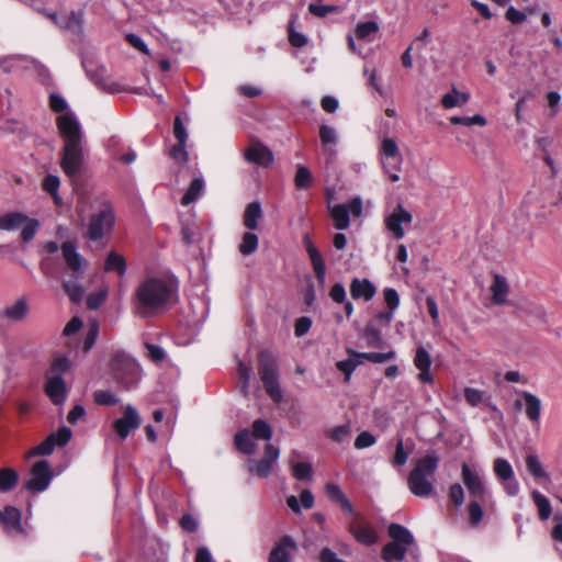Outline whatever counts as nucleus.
Returning a JSON list of instances; mask_svg holds the SVG:
<instances>
[{
    "label": "nucleus",
    "instance_id": "f257e3e1",
    "mask_svg": "<svg viewBox=\"0 0 562 562\" xmlns=\"http://www.w3.org/2000/svg\"><path fill=\"white\" fill-rule=\"evenodd\" d=\"M135 299V310L139 316H155L177 302L178 285L171 279L148 278L137 286Z\"/></svg>",
    "mask_w": 562,
    "mask_h": 562
},
{
    "label": "nucleus",
    "instance_id": "f03ea898",
    "mask_svg": "<svg viewBox=\"0 0 562 562\" xmlns=\"http://www.w3.org/2000/svg\"><path fill=\"white\" fill-rule=\"evenodd\" d=\"M61 251L68 268L71 270L69 278L63 280V289L72 303H79L85 293L80 282L83 278L86 262L70 241L61 245Z\"/></svg>",
    "mask_w": 562,
    "mask_h": 562
},
{
    "label": "nucleus",
    "instance_id": "7ed1b4c3",
    "mask_svg": "<svg viewBox=\"0 0 562 562\" xmlns=\"http://www.w3.org/2000/svg\"><path fill=\"white\" fill-rule=\"evenodd\" d=\"M439 459L435 453H429L418 460L416 467L408 475L409 491L419 497H427L431 494L434 485L431 479L438 468Z\"/></svg>",
    "mask_w": 562,
    "mask_h": 562
},
{
    "label": "nucleus",
    "instance_id": "20e7f679",
    "mask_svg": "<svg viewBox=\"0 0 562 562\" xmlns=\"http://www.w3.org/2000/svg\"><path fill=\"white\" fill-rule=\"evenodd\" d=\"M110 367L113 379L125 390L135 387L140 380L142 370L139 364L124 351L113 353Z\"/></svg>",
    "mask_w": 562,
    "mask_h": 562
},
{
    "label": "nucleus",
    "instance_id": "39448f33",
    "mask_svg": "<svg viewBox=\"0 0 562 562\" xmlns=\"http://www.w3.org/2000/svg\"><path fill=\"white\" fill-rule=\"evenodd\" d=\"M392 541L387 542L381 552L382 559L386 562L404 560L408 548L415 543L413 533L404 526L391 524L387 528Z\"/></svg>",
    "mask_w": 562,
    "mask_h": 562
},
{
    "label": "nucleus",
    "instance_id": "423d86ee",
    "mask_svg": "<svg viewBox=\"0 0 562 562\" xmlns=\"http://www.w3.org/2000/svg\"><path fill=\"white\" fill-rule=\"evenodd\" d=\"M259 374L267 394L276 403L282 401V391L279 385L278 366L271 352L263 350L259 355Z\"/></svg>",
    "mask_w": 562,
    "mask_h": 562
},
{
    "label": "nucleus",
    "instance_id": "0eeeda50",
    "mask_svg": "<svg viewBox=\"0 0 562 562\" xmlns=\"http://www.w3.org/2000/svg\"><path fill=\"white\" fill-rule=\"evenodd\" d=\"M413 222V214L402 203L386 207L383 214V224L387 233L395 239L404 238L406 228Z\"/></svg>",
    "mask_w": 562,
    "mask_h": 562
},
{
    "label": "nucleus",
    "instance_id": "6e6552de",
    "mask_svg": "<svg viewBox=\"0 0 562 562\" xmlns=\"http://www.w3.org/2000/svg\"><path fill=\"white\" fill-rule=\"evenodd\" d=\"M381 164L392 182L400 180L398 171L403 162L397 143L394 138L384 137L380 145Z\"/></svg>",
    "mask_w": 562,
    "mask_h": 562
},
{
    "label": "nucleus",
    "instance_id": "1a4fd4ad",
    "mask_svg": "<svg viewBox=\"0 0 562 562\" xmlns=\"http://www.w3.org/2000/svg\"><path fill=\"white\" fill-rule=\"evenodd\" d=\"M113 225V209L109 202L102 201L99 209L91 215L88 225V237L91 240H99L112 229Z\"/></svg>",
    "mask_w": 562,
    "mask_h": 562
},
{
    "label": "nucleus",
    "instance_id": "9d476101",
    "mask_svg": "<svg viewBox=\"0 0 562 562\" xmlns=\"http://www.w3.org/2000/svg\"><path fill=\"white\" fill-rule=\"evenodd\" d=\"M56 125L64 139V144L83 142L82 127L74 112H66L57 115Z\"/></svg>",
    "mask_w": 562,
    "mask_h": 562
},
{
    "label": "nucleus",
    "instance_id": "9b49d317",
    "mask_svg": "<svg viewBox=\"0 0 562 562\" xmlns=\"http://www.w3.org/2000/svg\"><path fill=\"white\" fill-rule=\"evenodd\" d=\"M142 418L138 411L131 404L124 406L123 416L112 423V429L121 441L139 428Z\"/></svg>",
    "mask_w": 562,
    "mask_h": 562
},
{
    "label": "nucleus",
    "instance_id": "f8f14e48",
    "mask_svg": "<svg viewBox=\"0 0 562 562\" xmlns=\"http://www.w3.org/2000/svg\"><path fill=\"white\" fill-rule=\"evenodd\" d=\"M494 473L508 496H516L519 493V483L515 477L512 464L503 458L494 460Z\"/></svg>",
    "mask_w": 562,
    "mask_h": 562
},
{
    "label": "nucleus",
    "instance_id": "ddd939ff",
    "mask_svg": "<svg viewBox=\"0 0 562 562\" xmlns=\"http://www.w3.org/2000/svg\"><path fill=\"white\" fill-rule=\"evenodd\" d=\"M83 161L82 143L64 144L60 166L63 171L69 176H76L81 168Z\"/></svg>",
    "mask_w": 562,
    "mask_h": 562
},
{
    "label": "nucleus",
    "instance_id": "4468645a",
    "mask_svg": "<svg viewBox=\"0 0 562 562\" xmlns=\"http://www.w3.org/2000/svg\"><path fill=\"white\" fill-rule=\"evenodd\" d=\"M462 480L473 499L484 501L488 495L482 471L472 470L467 463L462 464Z\"/></svg>",
    "mask_w": 562,
    "mask_h": 562
},
{
    "label": "nucleus",
    "instance_id": "2eb2a0df",
    "mask_svg": "<svg viewBox=\"0 0 562 562\" xmlns=\"http://www.w3.org/2000/svg\"><path fill=\"white\" fill-rule=\"evenodd\" d=\"M53 479V473L48 461L41 460L33 464L31 469V479L25 483L29 491L41 493L45 491Z\"/></svg>",
    "mask_w": 562,
    "mask_h": 562
},
{
    "label": "nucleus",
    "instance_id": "dca6fc26",
    "mask_svg": "<svg viewBox=\"0 0 562 562\" xmlns=\"http://www.w3.org/2000/svg\"><path fill=\"white\" fill-rule=\"evenodd\" d=\"M279 457L280 450L269 443L266 446L265 457L260 461L256 462L251 459L248 460V471L259 477H268Z\"/></svg>",
    "mask_w": 562,
    "mask_h": 562
},
{
    "label": "nucleus",
    "instance_id": "f3484780",
    "mask_svg": "<svg viewBox=\"0 0 562 562\" xmlns=\"http://www.w3.org/2000/svg\"><path fill=\"white\" fill-rule=\"evenodd\" d=\"M348 529L355 539L362 544L372 546L378 541V535L375 530L368 522L355 519L349 524Z\"/></svg>",
    "mask_w": 562,
    "mask_h": 562
},
{
    "label": "nucleus",
    "instance_id": "a211bd4d",
    "mask_svg": "<svg viewBox=\"0 0 562 562\" xmlns=\"http://www.w3.org/2000/svg\"><path fill=\"white\" fill-rule=\"evenodd\" d=\"M45 392L54 404H63L67 395V389L63 378L56 374H47Z\"/></svg>",
    "mask_w": 562,
    "mask_h": 562
},
{
    "label": "nucleus",
    "instance_id": "6ab92c4d",
    "mask_svg": "<svg viewBox=\"0 0 562 562\" xmlns=\"http://www.w3.org/2000/svg\"><path fill=\"white\" fill-rule=\"evenodd\" d=\"M245 159L248 162L268 167L273 161V155L269 148L263 146L260 143H254L251 144L246 150H245Z\"/></svg>",
    "mask_w": 562,
    "mask_h": 562
},
{
    "label": "nucleus",
    "instance_id": "aec40b11",
    "mask_svg": "<svg viewBox=\"0 0 562 562\" xmlns=\"http://www.w3.org/2000/svg\"><path fill=\"white\" fill-rule=\"evenodd\" d=\"M350 294L355 300H364L366 302L371 301L375 293L376 288L369 279L353 278L351 280Z\"/></svg>",
    "mask_w": 562,
    "mask_h": 562
},
{
    "label": "nucleus",
    "instance_id": "412c9836",
    "mask_svg": "<svg viewBox=\"0 0 562 562\" xmlns=\"http://www.w3.org/2000/svg\"><path fill=\"white\" fill-rule=\"evenodd\" d=\"M516 393L518 395H520L524 400V408H525V414L527 416V418L531 422V423H539L540 422V416H541V408H542V403H541V400L528 392V391H516Z\"/></svg>",
    "mask_w": 562,
    "mask_h": 562
},
{
    "label": "nucleus",
    "instance_id": "4be33fe9",
    "mask_svg": "<svg viewBox=\"0 0 562 562\" xmlns=\"http://www.w3.org/2000/svg\"><path fill=\"white\" fill-rule=\"evenodd\" d=\"M47 16L63 29L80 34L83 27V13L71 11L70 14L58 18L57 13H47Z\"/></svg>",
    "mask_w": 562,
    "mask_h": 562
},
{
    "label": "nucleus",
    "instance_id": "5701e85b",
    "mask_svg": "<svg viewBox=\"0 0 562 562\" xmlns=\"http://www.w3.org/2000/svg\"><path fill=\"white\" fill-rule=\"evenodd\" d=\"M296 542L290 536H284L272 549L269 562H291L290 552L295 551Z\"/></svg>",
    "mask_w": 562,
    "mask_h": 562
},
{
    "label": "nucleus",
    "instance_id": "b1692460",
    "mask_svg": "<svg viewBox=\"0 0 562 562\" xmlns=\"http://www.w3.org/2000/svg\"><path fill=\"white\" fill-rule=\"evenodd\" d=\"M414 364L419 370L418 380L423 383H431L434 380L430 373L431 358L424 347L417 348Z\"/></svg>",
    "mask_w": 562,
    "mask_h": 562
},
{
    "label": "nucleus",
    "instance_id": "393cba45",
    "mask_svg": "<svg viewBox=\"0 0 562 562\" xmlns=\"http://www.w3.org/2000/svg\"><path fill=\"white\" fill-rule=\"evenodd\" d=\"M21 512L16 507L7 506L2 514L1 521L10 535H23L24 529L21 524Z\"/></svg>",
    "mask_w": 562,
    "mask_h": 562
},
{
    "label": "nucleus",
    "instance_id": "a878e982",
    "mask_svg": "<svg viewBox=\"0 0 562 562\" xmlns=\"http://www.w3.org/2000/svg\"><path fill=\"white\" fill-rule=\"evenodd\" d=\"M319 139L325 154L333 158L336 155L334 147L338 144L337 131L333 126L323 124L319 127Z\"/></svg>",
    "mask_w": 562,
    "mask_h": 562
},
{
    "label": "nucleus",
    "instance_id": "bb28decb",
    "mask_svg": "<svg viewBox=\"0 0 562 562\" xmlns=\"http://www.w3.org/2000/svg\"><path fill=\"white\" fill-rule=\"evenodd\" d=\"M307 252L319 284L325 283L326 279V266L321 252L310 243L307 245Z\"/></svg>",
    "mask_w": 562,
    "mask_h": 562
},
{
    "label": "nucleus",
    "instance_id": "cd10ccee",
    "mask_svg": "<svg viewBox=\"0 0 562 562\" xmlns=\"http://www.w3.org/2000/svg\"><path fill=\"white\" fill-rule=\"evenodd\" d=\"M27 313L29 304L25 299H19L3 310V316L12 322L24 319Z\"/></svg>",
    "mask_w": 562,
    "mask_h": 562
},
{
    "label": "nucleus",
    "instance_id": "c85d7f7f",
    "mask_svg": "<svg viewBox=\"0 0 562 562\" xmlns=\"http://www.w3.org/2000/svg\"><path fill=\"white\" fill-rule=\"evenodd\" d=\"M330 216L334 221L335 228L342 231L349 227L350 218L346 204H337L329 207Z\"/></svg>",
    "mask_w": 562,
    "mask_h": 562
},
{
    "label": "nucleus",
    "instance_id": "c756f323",
    "mask_svg": "<svg viewBox=\"0 0 562 562\" xmlns=\"http://www.w3.org/2000/svg\"><path fill=\"white\" fill-rule=\"evenodd\" d=\"M262 216V210L259 202L255 201L247 205L244 212V225L250 229L255 231L258 227V221Z\"/></svg>",
    "mask_w": 562,
    "mask_h": 562
},
{
    "label": "nucleus",
    "instance_id": "7c9ffc66",
    "mask_svg": "<svg viewBox=\"0 0 562 562\" xmlns=\"http://www.w3.org/2000/svg\"><path fill=\"white\" fill-rule=\"evenodd\" d=\"M205 189L204 180L202 177H196L192 180L187 192L182 196V205H189L195 202L200 196L203 195Z\"/></svg>",
    "mask_w": 562,
    "mask_h": 562
},
{
    "label": "nucleus",
    "instance_id": "2f4dec72",
    "mask_svg": "<svg viewBox=\"0 0 562 562\" xmlns=\"http://www.w3.org/2000/svg\"><path fill=\"white\" fill-rule=\"evenodd\" d=\"M492 300L495 304H503L506 302L508 294V284L504 277L496 274L493 284L491 285Z\"/></svg>",
    "mask_w": 562,
    "mask_h": 562
},
{
    "label": "nucleus",
    "instance_id": "473e14b6",
    "mask_svg": "<svg viewBox=\"0 0 562 562\" xmlns=\"http://www.w3.org/2000/svg\"><path fill=\"white\" fill-rule=\"evenodd\" d=\"M470 99L469 93L452 88L451 92L441 98V104L445 109H452L464 105Z\"/></svg>",
    "mask_w": 562,
    "mask_h": 562
},
{
    "label": "nucleus",
    "instance_id": "72a5a7b5",
    "mask_svg": "<svg viewBox=\"0 0 562 562\" xmlns=\"http://www.w3.org/2000/svg\"><path fill=\"white\" fill-rule=\"evenodd\" d=\"M26 221V215L20 212H10L0 216L1 231H14Z\"/></svg>",
    "mask_w": 562,
    "mask_h": 562
},
{
    "label": "nucleus",
    "instance_id": "f704fd0d",
    "mask_svg": "<svg viewBox=\"0 0 562 562\" xmlns=\"http://www.w3.org/2000/svg\"><path fill=\"white\" fill-rule=\"evenodd\" d=\"M104 270L115 271L120 277H123L126 272L124 257L115 251H110L104 263Z\"/></svg>",
    "mask_w": 562,
    "mask_h": 562
},
{
    "label": "nucleus",
    "instance_id": "c9c22d12",
    "mask_svg": "<svg viewBox=\"0 0 562 562\" xmlns=\"http://www.w3.org/2000/svg\"><path fill=\"white\" fill-rule=\"evenodd\" d=\"M87 72L89 74L91 79L95 82V85L101 87L103 90H105L110 93L120 92L121 87L119 83H116L114 81H109L108 79H105L103 77L104 68H100L95 72H91V70L87 69Z\"/></svg>",
    "mask_w": 562,
    "mask_h": 562
},
{
    "label": "nucleus",
    "instance_id": "e433bc0d",
    "mask_svg": "<svg viewBox=\"0 0 562 562\" xmlns=\"http://www.w3.org/2000/svg\"><path fill=\"white\" fill-rule=\"evenodd\" d=\"M235 445L239 451L246 454H252L256 451V445L252 442L250 432L247 429L235 435Z\"/></svg>",
    "mask_w": 562,
    "mask_h": 562
},
{
    "label": "nucleus",
    "instance_id": "4c0bfd02",
    "mask_svg": "<svg viewBox=\"0 0 562 562\" xmlns=\"http://www.w3.org/2000/svg\"><path fill=\"white\" fill-rule=\"evenodd\" d=\"M531 497L538 508L539 518L541 520H547L552 512L549 499L538 491H532Z\"/></svg>",
    "mask_w": 562,
    "mask_h": 562
},
{
    "label": "nucleus",
    "instance_id": "58836bf2",
    "mask_svg": "<svg viewBox=\"0 0 562 562\" xmlns=\"http://www.w3.org/2000/svg\"><path fill=\"white\" fill-rule=\"evenodd\" d=\"M526 469L527 471L535 477V479H541V477H548L547 472L544 471L539 458L535 453H528L526 459Z\"/></svg>",
    "mask_w": 562,
    "mask_h": 562
},
{
    "label": "nucleus",
    "instance_id": "ea45409f",
    "mask_svg": "<svg viewBox=\"0 0 562 562\" xmlns=\"http://www.w3.org/2000/svg\"><path fill=\"white\" fill-rule=\"evenodd\" d=\"M19 474L11 468L0 470V491L8 492L18 483Z\"/></svg>",
    "mask_w": 562,
    "mask_h": 562
},
{
    "label": "nucleus",
    "instance_id": "a19ab883",
    "mask_svg": "<svg viewBox=\"0 0 562 562\" xmlns=\"http://www.w3.org/2000/svg\"><path fill=\"white\" fill-rule=\"evenodd\" d=\"M379 31V24L374 21L360 22L356 26V36L359 40L371 41L370 36Z\"/></svg>",
    "mask_w": 562,
    "mask_h": 562
},
{
    "label": "nucleus",
    "instance_id": "79ce46f5",
    "mask_svg": "<svg viewBox=\"0 0 562 562\" xmlns=\"http://www.w3.org/2000/svg\"><path fill=\"white\" fill-rule=\"evenodd\" d=\"M258 247V236L255 233L247 232L243 235L241 243L239 245V251L245 255H251Z\"/></svg>",
    "mask_w": 562,
    "mask_h": 562
},
{
    "label": "nucleus",
    "instance_id": "37998d69",
    "mask_svg": "<svg viewBox=\"0 0 562 562\" xmlns=\"http://www.w3.org/2000/svg\"><path fill=\"white\" fill-rule=\"evenodd\" d=\"M451 124L454 125H465V126H472V125H479V126H485L486 125V119L481 114H475L473 116H451L450 117Z\"/></svg>",
    "mask_w": 562,
    "mask_h": 562
},
{
    "label": "nucleus",
    "instance_id": "c03bdc74",
    "mask_svg": "<svg viewBox=\"0 0 562 562\" xmlns=\"http://www.w3.org/2000/svg\"><path fill=\"white\" fill-rule=\"evenodd\" d=\"M480 499H473L468 505L470 524L477 527L483 519V508L479 503Z\"/></svg>",
    "mask_w": 562,
    "mask_h": 562
},
{
    "label": "nucleus",
    "instance_id": "a18cd8bd",
    "mask_svg": "<svg viewBox=\"0 0 562 562\" xmlns=\"http://www.w3.org/2000/svg\"><path fill=\"white\" fill-rule=\"evenodd\" d=\"M353 355L358 358L366 359L373 363H383V362L394 358L395 352L391 350L387 352H362V353L353 352Z\"/></svg>",
    "mask_w": 562,
    "mask_h": 562
},
{
    "label": "nucleus",
    "instance_id": "49530a36",
    "mask_svg": "<svg viewBox=\"0 0 562 562\" xmlns=\"http://www.w3.org/2000/svg\"><path fill=\"white\" fill-rule=\"evenodd\" d=\"M252 435L257 439L269 440L272 436V430L267 422L257 419L252 424Z\"/></svg>",
    "mask_w": 562,
    "mask_h": 562
},
{
    "label": "nucleus",
    "instance_id": "de8ad7c7",
    "mask_svg": "<svg viewBox=\"0 0 562 562\" xmlns=\"http://www.w3.org/2000/svg\"><path fill=\"white\" fill-rule=\"evenodd\" d=\"M351 427L348 424L339 425L328 431V437L336 442H345L349 439Z\"/></svg>",
    "mask_w": 562,
    "mask_h": 562
},
{
    "label": "nucleus",
    "instance_id": "09e8293b",
    "mask_svg": "<svg viewBox=\"0 0 562 562\" xmlns=\"http://www.w3.org/2000/svg\"><path fill=\"white\" fill-rule=\"evenodd\" d=\"M60 181L57 176L54 175H47L43 181V188L46 192H48L55 200V202H59L60 198L58 195V188H59Z\"/></svg>",
    "mask_w": 562,
    "mask_h": 562
},
{
    "label": "nucleus",
    "instance_id": "8fccbe9b",
    "mask_svg": "<svg viewBox=\"0 0 562 562\" xmlns=\"http://www.w3.org/2000/svg\"><path fill=\"white\" fill-rule=\"evenodd\" d=\"M294 182L296 188L299 189L310 188L312 183V175L310 170L304 166H299L295 173Z\"/></svg>",
    "mask_w": 562,
    "mask_h": 562
},
{
    "label": "nucleus",
    "instance_id": "3c124183",
    "mask_svg": "<svg viewBox=\"0 0 562 562\" xmlns=\"http://www.w3.org/2000/svg\"><path fill=\"white\" fill-rule=\"evenodd\" d=\"M21 227H22V231H21L22 239L25 243H29L35 236V234L40 227V223H38V221L29 218L26 216V221L21 225Z\"/></svg>",
    "mask_w": 562,
    "mask_h": 562
},
{
    "label": "nucleus",
    "instance_id": "603ef678",
    "mask_svg": "<svg viewBox=\"0 0 562 562\" xmlns=\"http://www.w3.org/2000/svg\"><path fill=\"white\" fill-rule=\"evenodd\" d=\"M292 474L299 480H310L312 477V465L307 462H297L292 464Z\"/></svg>",
    "mask_w": 562,
    "mask_h": 562
},
{
    "label": "nucleus",
    "instance_id": "864d4df0",
    "mask_svg": "<svg viewBox=\"0 0 562 562\" xmlns=\"http://www.w3.org/2000/svg\"><path fill=\"white\" fill-rule=\"evenodd\" d=\"M170 157L178 164H187L189 155L187 151V143L177 142L169 151Z\"/></svg>",
    "mask_w": 562,
    "mask_h": 562
},
{
    "label": "nucleus",
    "instance_id": "5fc2aeb1",
    "mask_svg": "<svg viewBox=\"0 0 562 562\" xmlns=\"http://www.w3.org/2000/svg\"><path fill=\"white\" fill-rule=\"evenodd\" d=\"M49 106L57 115L66 112H72L68 109L67 101L58 93L49 95Z\"/></svg>",
    "mask_w": 562,
    "mask_h": 562
},
{
    "label": "nucleus",
    "instance_id": "6e6d98bb",
    "mask_svg": "<svg viewBox=\"0 0 562 562\" xmlns=\"http://www.w3.org/2000/svg\"><path fill=\"white\" fill-rule=\"evenodd\" d=\"M55 445L53 441V437H47L43 442H41L38 446H36L34 449H32L27 457H35V456H48L54 451Z\"/></svg>",
    "mask_w": 562,
    "mask_h": 562
},
{
    "label": "nucleus",
    "instance_id": "4d7b16f0",
    "mask_svg": "<svg viewBox=\"0 0 562 562\" xmlns=\"http://www.w3.org/2000/svg\"><path fill=\"white\" fill-rule=\"evenodd\" d=\"M70 362L66 357H56L47 372V374H56L61 376L69 369Z\"/></svg>",
    "mask_w": 562,
    "mask_h": 562
},
{
    "label": "nucleus",
    "instance_id": "13d9d810",
    "mask_svg": "<svg viewBox=\"0 0 562 562\" xmlns=\"http://www.w3.org/2000/svg\"><path fill=\"white\" fill-rule=\"evenodd\" d=\"M172 132H173V136L177 139V142H179V143L188 142L189 134H188L187 127L183 124L181 115H177L175 117Z\"/></svg>",
    "mask_w": 562,
    "mask_h": 562
},
{
    "label": "nucleus",
    "instance_id": "bf43d9fd",
    "mask_svg": "<svg viewBox=\"0 0 562 562\" xmlns=\"http://www.w3.org/2000/svg\"><path fill=\"white\" fill-rule=\"evenodd\" d=\"M361 363V361H356L353 359H346L338 361L336 363L337 369L345 374V381L348 382L351 378L352 372Z\"/></svg>",
    "mask_w": 562,
    "mask_h": 562
},
{
    "label": "nucleus",
    "instance_id": "052dcab7",
    "mask_svg": "<svg viewBox=\"0 0 562 562\" xmlns=\"http://www.w3.org/2000/svg\"><path fill=\"white\" fill-rule=\"evenodd\" d=\"M338 5L334 4L310 3L308 5L310 13L317 18H325L327 14L338 11Z\"/></svg>",
    "mask_w": 562,
    "mask_h": 562
},
{
    "label": "nucleus",
    "instance_id": "680f3d73",
    "mask_svg": "<svg viewBox=\"0 0 562 562\" xmlns=\"http://www.w3.org/2000/svg\"><path fill=\"white\" fill-rule=\"evenodd\" d=\"M376 442L375 437L370 431L360 432L355 439L356 449H364L372 447Z\"/></svg>",
    "mask_w": 562,
    "mask_h": 562
},
{
    "label": "nucleus",
    "instance_id": "e2e57ef3",
    "mask_svg": "<svg viewBox=\"0 0 562 562\" xmlns=\"http://www.w3.org/2000/svg\"><path fill=\"white\" fill-rule=\"evenodd\" d=\"M407 459L408 452L404 449L403 440L398 439L392 463L394 467H402L407 462Z\"/></svg>",
    "mask_w": 562,
    "mask_h": 562
},
{
    "label": "nucleus",
    "instance_id": "0e129e2a",
    "mask_svg": "<svg viewBox=\"0 0 562 562\" xmlns=\"http://www.w3.org/2000/svg\"><path fill=\"white\" fill-rule=\"evenodd\" d=\"M384 302L387 305L389 310L396 311L400 305V296L395 289L386 288L383 291Z\"/></svg>",
    "mask_w": 562,
    "mask_h": 562
},
{
    "label": "nucleus",
    "instance_id": "69168bd1",
    "mask_svg": "<svg viewBox=\"0 0 562 562\" xmlns=\"http://www.w3.org/2000/svg\"><path fill=\"white\" fill-rule=\"evenodd\" d=\"M94 402L99 405H114L119 398L111 391H98L94 393Z\"/></svg>",
    "mask_w": 562,
    "mask_h": 562
},
{
    "label": "nucleus",
    "instance_id": "338daca9",
    "mask_svg": "<svg viewBox=\"0 0 562 562\" xmlns=\"http://www.w3.org/2000/svg\"><path fill=\"white\" fill-rule=\"evenodd\" d=\"M145 348L147 350L148 358L154 362H160L167 356L166 351L157 345L146 342Z\"/></svg>",
    "mask_w": 562,
    "mask_h": 562
},
{
    "label": "nucleus",
    "instance_id": "774afa93",
    "mask_svg": "<svg viewBox=\"0 0 562 562\" xmlns=\"http://www.w3.org/2000/svg\"><path fill=\"white\" fill-rule=\"evenodd\" d=\"M49 437H53L55 446L64 447L71 438V430L68 427H61Z\"/></svg>",
    "mask_w": 562,
    "mask_h": 562
}]
</instances>
